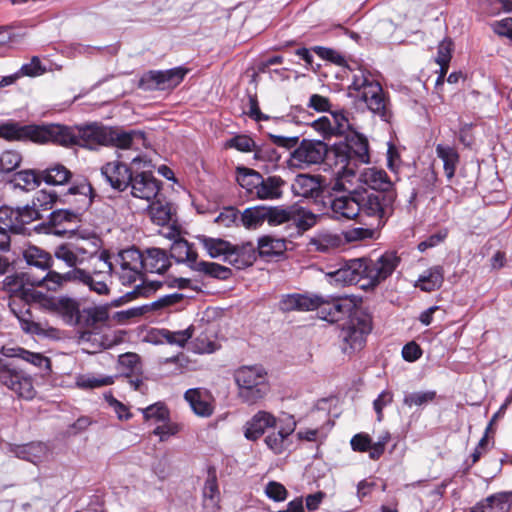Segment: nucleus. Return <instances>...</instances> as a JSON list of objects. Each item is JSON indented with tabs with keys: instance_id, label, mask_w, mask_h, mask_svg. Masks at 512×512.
<instances>
[{
	"instance_id": "obj_34",
	"label": "nucleus",
	"mask_w": 512,
	"mask_h": 512,
	"mask_svg": "<svg viewBox=\"0 0 512 512\" xmlns=\"http://www.w3.org/2000/svg\"><path fill=\"white\" fill-rule=\"evenodd\" d=\"M193 412L200 417H209L213 414L214 407L208 396L199 388L188 389L184 394Z\"/></svg>"
},
{
	"instance_id": "obj_46",
	"label": "nucleus",
	"mask_w": 512,
	"mask_h": 512,
	"mask_svg": "<svg viewBox=\"0 0 512 512\" xmlns=\"http://www.w3.org/2000/svg\"><path fill=\"white\" fill-rule=\"evenodd\" d=\"M194 326L190 325L188 328L180 331H170L169 329H160L158 335L160 339L167 344L184 347L186 343L193 337Z\"/></svg>"
},
{
	"instance_id": "obj_55",
	"label": "nucleus",
	"mask_w": 512,
	"mask_h": 512,
	"mask_svg": "<svg viewBox=\"0 0 512 512\" xmlns=\"http://www.w3.org/2000/svg\"><path fill=\"white\" fill-rule=\"evenodd\" d=\"M256 142L249 135L237 134L224 143L225 149H236L242 153L253 152Z\"/></svg>"
},
{
	"instance_id": "obj_15",
	"label": "nucleus",
	"mask_w": 512,
	"mask_h": 512,
	"mask_svg": "<svg viewBox=\"0 0 512 512\" xmlns=\"http://www.w3.org/2000/svg\"><path fill=\"white\" fill-rule=\"evenodd\" d=\"M137 156L132 159L130 164L121 161L107 162L101 167V174L109 185L119 192H124L129 188L136 165H139Z\"/></svg>"
},
{
	"instance_id": "obj_23",
	"label": "nucleus",
	"mask_w": 512,
	"mask_h": 512,
	"mask_svg": "<svg viewBox=\"0 0 512 512\" xmlns=\"http://www.w3.org/2000/svg\"><path fill=\"white\" fill-rule=\"evenodd\" d=\"M118 369L121 374L129 379L134 390H141L143 386V365L138 354L127 352L118 358Z\"/></svg>"
},
{
	"instance_id": "obj_53",
	"label": "nucleus",
	"mask_w": 512,
	"mask_h": 512,
	"mask_svg": "<svg viewBox=\"0 0 512 512\" xmlns=\"http://www.w3.org/2000/svg\"><path fill=\"white\" fill-rule=\"evenodd\" d=\"M54 256L72 269H80L78 266L82 264L72 248V242L58 245L54 250Z\"/></svg>"
},
{
	"instance_id": "obj_56",
	"label": "nucleus",
	"mask_w": 512,
	"mask_h": 512,
	"mask_svg": "<svg viewBox=\"0 0 512 512\" xmlns=\"http://www.w3.org/2000/svg\"><path fill=\"white\" fill-rule=\"evenodd\" d=\"M142 412L146 421L153 420L156 423H161L170 419V411L162 402L152 404L143 409Z\"/></svg>"
},
{
	"instance_id": "obj_20",
	"label": "nucleus",
	"mask_w": 512,
	"mask_h": 512,
	"mask_svg": "<svg viewBox=\"0 0 512 512\" xmlns=\"http://www.w3.org/2000/svg\"><path fill=\"white\" fill-rule=\"evenodd\" d=\"M322 182L319 176L299 174L292 184V192L297 196L313 199L315 202L322 201L326 204L325 192H329V189H324Z\"/></svg>"
},
{
	"instance_id": "obj_59",
	"label": "nucleus",
	"mask_w": 512,
	"mask_h": 512,
	"mask_svg": "<svg viewBox=\"0 0 512 512\" xmlns=\"http://www.w3.org/2000/svg\"><path fill=\"white\" fill-rule=\"evenodd\" d=\"M46 67L41 63L38 56H33L29 63H25L18 70L21 77H38L46 73Z\"/></svg>"
},
{
	"instance_id": "obj_19",
	"label": "nucleus",
	"mask_w": 512,
	"mask_h": 512,
	"mask_svg": "<svg viewBox=\"0 0 512 512\" xmlns=\"http://www.w3.org/2000/svg\"><path fill=\"white\" fill-rule=\"evenodd\" d=\"M45 276L36 277L30 271L20 272L26 280V283L33 289L36 287H44L48 291L57 292L58 290L65 287L67 283L74 282V269H71L65 273H59L57 271L47 269Z\"/></svg>"
},
{
	"instance_id": "obj_38",
	"label": "nucleus",
	"mask_w": 512,
	"mask_h": 512,
	"mask_svg": "<svg viewBox=\"0 0 512 512\" xmlns=\"http://www.w3.org/2000/svg\"><path fill=\"white\" fill-rule=\"evenodd\" d=\"M436 155L443 161V169L448 180H451L456 173L460 162V155L454 146L437 144Z\"/></svg>"
},
{
	"instance_id": "obj_28",
	"label": "nucleus",
	"mask_w": 512,
	"mask_h": 512,
	"mask_svg": "<svg viewBox=\"0 0 512 512\" xmlns=\"http://www.w3.org/2000/svg\"><path fill=\"white\" fill-rule=\"evenodd\" d=\"M143 253L144 272L164 274L171 266L170 257L161 248H147Z\"/></svg>"
},
{
	"instance_id": "obj_50",
	"label": "nucleus",
	"mask_w": 512,
	"mask_h": 512,
	"mask_svg": "<svg viewBox=\"0 0 512 512\" xmlns=\"http://www.w3.org/2000/svg\"><path fill=\"white\" fill-rule=\"evenodd\" d=\"M16 216V225L19 226L17 228V234H25L26 225L32 223L35 220L42 219V214H39L37 208L33 207V205L17 207Z\"/></svg>"
},
{
	"instance_id": "obj_14",
	"label": "nucleus",
	"mask_w": 512,
	"mask_h": 512,
	"mask_svg": "<svg viewBox=\"0 0 512 512\" xmlns=\"http://www.w3.org/2000/svg\"><path fill=\"white\" fill-rule=\"evenodd\" d=\"M0 382L18 397L31 400L36 394L33 379L22 370L12 367L0 358Z\"/></svg>"
},
{
	"instance_id": "obj_10",
	"label": "nucleus",
	"mask_w": 512,
	"mask_h": 512,
	"mask_svg": "<svg viewBox=\"0 0 512 512\" xmlns=\"http://www.w3.org/2000/svg\"><path fill=\"white\" fill-rule=\"evenodd\" d=\"M190 69L178 66L167 70H149L141 75L137 87L143 91H171L179 86Z\"/></svg>"
},
{
	"instance_id": "obj_1",
	"label": "nucleus",
	"mask_w": 512,
	"mask_h": 512,
	"mask_svg": "<svg viewBox=\"0 0 512 512\" xmlns=\"http://www.w3.org/2000/svg\"><path fill=\"white\" fill-rule=\"evenodd\" d=\"M370 146L362 133H352L328 146L325 142L304 139L294 150L293 158L305 164H320L337 169V175H355L362 164L370 162Z\"/></svg>"
},
{
	"instance_id": "obj_44",
	"label": "nucleus",
	"mask_w": 512,
	"mask_h": 512,
	"mask_svg": "<svg viewBox=\"0 0 512 512\" xmlns=\"http://www.w3.org/2000/svg\"><path fill=\"white\" fill-rule=\"evenodd\" d=\"M12 182L23 190H33L43 182L41 170L26 169L18 171L14 174Z\"/></svg>"
},
{
	"instance_id": "obj_52",
	"label": "nucleus",
	"mask_w": 512,
	"mask_h": 512,
	"mask_svg": "<svg viewBox=\"0 0 512 512\" xmlns=\"http://www.w3.org/2000/svg\"><path fill=\"white\" fill-rule=\"evenodd\" d=\"M291 206H265V219L269 226L289 223Z\"/></svg>"
},
{
	"instance_id": "obj_35",
	"label": "nucleus",
	"mask_w": 512,
	"mask_h": 512,
	"mask_svg": "<svg viewBox=\"0 0 512 512\" xmlns=\"http://www.w3.org/2000/svg\"><path fill=\"white\" fill-rule=\"evenodd\" d=\"M204 507L216 512L219 507L220 491L217 482L216 470L213 467L208 469V477L203 487Z\"/></svg>"
},
{
	"instance_id": "obj_27",
	"label": "nucleus",
	"mask_w": 512,
	"mask_h": 512,
	"mask_svg": "<svg viewBox=\"0 0 512 512\" xmlns=\"http://www.w3.org/2000/svg\"><path fill=\"white\" fill-rule=\"evenodd\" d=\"M286 181L279 175L261 176L254 199L278 200L283 197Z\"/></svg>"
},
{
	"instance_id": "obj_48",
	"label": "nucleus",
	"mask_w": 512,
	"mask_h": 512,
	"mask_svg": "<svg viewBox=\"0 0 512 512\" xmlns=\"http://www.w3.org/2000/svg\"><path fill=\"white\" fill-rule=\"evenodd\" d=\"M60 198L61 193L42 189L35 194L32 205L37 208L39 214H42L44 211L51 210L55 204H60Z\"/></svg>"
},
{
	"instance_id": "obj_41",
	"label": "nucleus",
	"mask_w": 512,
	"mask_h": 512,
	"mask_svg": "<svg viewBox=\"0 0 512 512\" xmlns=\"http://www.w3.org/2000/svg\"><path fill=\"white\" fill-rule=\"evenodd\" d=\"M200 241L211 258L224 256V261L228 262V256L231 255L232 243L221 239L202 236Z\"/></svg>"
},
{
	"instance_id": "obj_18",
	"label": "nucleus",
	"mask_w": 512,
	"mask_h": 512,
	"mask_svg": "<svg viewBox=\"0 0 512 512\" xmlns=\"http://www.w3.org/2000/svg\"><path fill=\"white\" fill-rule=\"evenodd\" d=\"M43 182L49 186L67 187L70 189L75 186L79 179H84L88 184H92L88 177L81 174H74L68 167L60 162L50 164L41 170Z\"/></svg>"
},
{
	"instance_id": "obj_39",
	"label": "nucleus",
	"mask_w": 512,
	"mask_h": 512,
	"mask_svg": "<svg viewBox=\"0 0 512 512\" xmlns=\"http://www.w3.org/2000/svg\"><path fill=\"white\" fill-rule=\"evenodd\" d=\"M262 174L245 166L236 167V181L247 194L255 198Z\"/></svg>"
},
{
	"instance_id": "obj_33",
	"label": "nucleus",
	"mask_w": 512,
	"mask_h": 512,
	"mask_svg": "<svg viewBox=\"0 0 512 512\" xmlns=\"http://www.w3.org/2000/svg\"><path fill=\"white\" fill-rule=\"evenodd\" d=\"M168 256L178 263H187L190 268L191 265L198 262V253L194 249V245L184 238H178L172 243Z\"/></svg>"
},
{
	"instance_id": "obj_8",
	"label": "nucleus",
	"mask_w": 512,
	"mask_h": 512,
	"mask_svg": "<svg viewBox=\"0 0 512 512\" xmlns=\"http://www.w3.org/2000/svg\"><path fill=\"white\" fill-rule=\"evenodd\" d=\"M372 330V317L364 310H355L351 313V318L343 324L341 330V338L344 346V353H353L361 350L365 343L366 337Z\"/></svg>"
},
{
	"instance_id": "obj_9",
	"label": "nucleus",
	"mask_w": 512,
	"mask_h": 512,
	"mask_svg": "<svg viewBox=\"0 0 512 512\" xmlns=\"http://www.w3.org/2000/svg\"><path fill=\"white\" fill-rule=\"evenodd\" d=\"M397 192H362L359 193L360 215L375 218L377 226L382 227L394 213Z\"/></svg>"
},
{
	"instance_id": "obj_7",
	"label": "nucleus",
	"mask_w": 512,
	"mask_h": 512,
	"mask_svg": "<svg viewBox=\"0 0 512 512\" xmlns=\"http://www.w3.org/2000/svg\"><path fill=\"white\" fill-rule=\"evenodd\" d=\"M33 299L38 301L41 310L60 317L64 323L71 326L81 323V303L77 298L68 295H49L40 291Z\"/></svg>"
},
{
	"instance_id": "obj_17",
	"label": "nucleus",
	"mask_w": 512,
	"mask_h": 512,
	"mask_svg": "<svg viewBox=\"0 0 512 512\" xmlns=\"http://www.w3.org/2000/svg\"><path fill=\"white\" fill-rule=\"evenodd\" d=\"M297 426L292 415L285 419L278 420L277 431L273 430L264 438V443L275 455L284 453L290 446L289 437L294 433Z\"/></svg>"
},
{
	"instance_id": "obj_16",
	"label": "nucleus",
	"mask_w": 512,
	"mask_h": 512,
	"mask_svg": "<svg viewBox=\"0 0 512 512\" xmlns=\"http://www.w3.org/2000/svg\"><path fill=\"white\" fill-rule=\"evenodd\" d=\"M319 317L327 322L335 323L342 320L350 319L351 313L355 310H363L356 307L352 300L345 297H335L326 300L322 297V304L318 306Z\"/></svg>"
},
{
	"instance_id": "obj_32",
	"label": "nucleus",
	"mask_w": 512,
	"mask_h": 512,
	"mask_svg": "<svg viewBox=\"0 0 512 512\" xmlns=\"http://www.w3.org/2000/svg\"><path fill=\"white\" fill-rule=\"evenodd\" d=\"M135 139L143 141L145 139V133L138 130L121 131L114 128H107L106 146L113 145L120 149H128Z\"/></svg>"
},
{
	"instance_id": "obj_21",
	"label": "nucleus",
	"mask_w": 512,
	"mask_h": 512,
	"mask_svg": "<svg viewBox=\"0 0 512 512\" xmlns=\"http://www.w3.org/2000/svg\"><path fill=\"white\" fill-rule=\"evenodd\" d=\"M105 261V265L108 271L94 270L92 272L86 271L85 269H74V282L87 286L91 292H95L98 295H108L110 288L107 284L109 279V271L112 269V264Z\"/></svg>"
},
{
	"instance_id": "obj_36",
	"label": "nucleus",
	"mask_w": 512,
	"mask_h": 512,
	"mask_svg": "<svg viewBox=\"0 0 512 512\" xmlns=\"http://www.w3.org/2000/svg\"><path fill=\"white\" fill-rule=\"evenodd\" d=\"M443 282L444 268L441 265H435L420 275L414 286L423 292H433L441 288Z\"/></svg>"
},
{
	"instance_id": "obj_26",
	"label": "nucleus",
	"mask_w": 512,
	"mask_h": 512,
	"mask_svg": "<svg viewBox=\"0 0 512 512\" xmlns=\"http://www.w3.org/2000/svg\"><path fill=\"white\" fill-rule=\"evenodd\" d=\"M322 304L321 296H308L299 293L288 294L280 301V309L285 312L289 311H313L318 309Z\"/></svg>"
},
{
	"instance_id": "obj_31",
	"label": "nucleus",
	"mask_w": 512,
	"mask_h": 512,
	"mask_svg": "<svg viewBox=\"0 0 512 512\" xmlns=\"http://www.w3.org/2000/svg\"><path fill=\"white\" fill-rule=\"evenodd\" d=\"M364 182L373 190L372 192H396L394 183L383 169L370 168L364 174Z\"/></svg>"
},
{
	"instance_id": "obj_12",
	"label": "nucleus",
	"mask_w": 512,
	"mask_h": 512,
	"mask_svg": "<svg viewBox=\"0 0 512 512\" xmlns=\"http://www.w3.org/2000/svg\"><path fill=\"white\" fill-rule=\"evenodd\" d=\"M118 279L122 285L131 286L145 276L143 253L136 247L124 249L118 253Z\"/></svg>"
},
{
	"instance_id": "obj_54",
	"label": "nucleus",
	"mask_w": 512,
	"mask_h": 512,
	"mask_svg": "<svg viewBox=\"0 0 512 512\" xmlns=\"http://www.w3.org/2000/svg\"><path fill=\"white\" fill-rule=\"evenodd\" d=\"M14 351L16 352L14 354L15 357L31 363L38 368H44L45 370H50L51 368L50 359L41 353L31 352L24 348H17L14 349Z\"/></svg>"
},
{
	"instance_id": "obj_5",
	"label": "nucleus",
	"mask_w": 512,
	"mask_h": 512,
	"mask_svg": "<svg viewBox=\"0 0 512 512\" xmlns=\"http://www.w3.org/2000/svg\"><path fill=\"white\" fill-rule=\"evenodd\" d=\"M349 89L356 92L355 97L363 101L369 111L378 115L383 121H390L392 112L389 108V98L381 84L372 79L369 72L360 69L354 73Z\"/></svg>"
},
{
	"instance_id": "obj_60",
	"label": "nucleus",
	"mask_w": 512,
	"mask_h": 512,
	"mask_svg": "<svg viewBox=\"0 0 512 512\" xmlns=\"http://www.w3.org/2000/svg\"><path fill=\"white\" fill-rule=\"evenodd\" d=\"M435 398V391L414 392L406 395L403 399V403L409 407L422 406L428 402L433 401Z\"/></svg>"
},
{
	"instance_id": "obj_49",
	"label": "nucleus",
	"mask_w": 512,
	"mask_h": 512,
	"mask_svg": "<svg viewBox=\"0 0 512 512\" xmlns=\"http://www.w3.org/2000/svg\"><path fill=\"white\" fill-rule=\"evenodd\" d=\"M72 248L80 262L83 264L86 260H88L89 258L93 257L98 253V239L82 238L72 243Z\"/></svg>"
},
{
	"instance_id": "obj_4",
	"label": "nucleus",
	"mask_w": 512,
	"mask_h": 512,
	"mask_svg": "<svg viewBox=\"0 0 512 512\" xmlns=\"http://www.w3.org/2000/svg\"><path fill=\"white\" fill-rule=\"evenodd\" d=\"M3 286L4 290L10 294L9 307L19 320L22 330L31 334H42L44 329L40 323L33 320L30 309L31 305H38V301L33 297L40 294V291L30 287L21 273L6 276Z\"/></svg>"
},
{
	"instance_id": "obj_37",
	"label": "nucleus",
	"mask_w": 512,
	"mask_h": 512,
	"mask_svg": "<svg viewBox=\"0 0 512 512\" xmlns=\"http://www.w3.org/2000/svg\"><path fill=\"white\" fill-rule=\"evenodd\" d=\"M289 223L295 226L298 234H303L316 225L317 215L303 207L291 205Z\"/></svg>"
},
{
	"instance_id": "obj_3",
	"label": "nucleus",
	"mask_w": 512,
	"mask_h": 512,
	"mask_svg": "<svg viewBox=\"0 0 512 512\" xmlns=\"http://www.w3.org/2000/svg\"><path fill=\"white\" fill-rule=\"evenodd\" d=\"M401 258L396 251H386L376 260L357 258L347 261L336 271L330 273L332 279L342 285L366 283L362 287H376L389 278L399 266Z\"/></svg>"
},
{
	"instance_id": "obj_43",
	"label": "nucleus",
	"mask_w": 512,
	"mask_h": 512,
	"mask_svg": "<svg viewBox=\"0 0 512 512\" xmlns=\"http://www.w3.org/2000/svg\"><path fill=\"white\" fill-rule=\"evenodd\" d=\"M191 269L218 280H227L233 274L229 267L208 261H198L197 264L191 265Z\"/></svg>"
},
{
	"instance_id": "obj_47",
	"label": "nucleus",
	"mask_w": 512,
	"mask_h": 512,
	"mask_svg": "<svg viewBox=\"0 0 512 512\" xmlns=\"http://www.w3.org/2000/svg\"><path fill=\"white\" fill-rule=\"evenodd\" d=\"M24 258L29 265L43 270L50 269L53 265L52 256L36 246H30L26 249L24 251Z\"/></svg>"
},
{
	"instance_id": "obj_24",
	"label": "nucleus",
	"mask_w": 512,
	"mask_h": 512,
	"mask_svg": "<svg viewBox=\"0 0 512 512\" xmlns=\"http://www.w3.org/2000/svg\"><path fill=\"white\" fill-rule=\"evenodd\" d=\"M329 205L337 220H353L360 216L359 193L334 196L329 199Z\"/></svg>"
},
{
	"instance_id": "obj_2",
	"label": "nucleus",
	"mask_w": 512,
	"mask_h": 512,
	"mask_svg": "<svg viewBox=\"0 0 512 512\" xmlns=\"http://www.w3.org/2000/svg\"><path fill=\"white\" fill-rule=\"evenodd\" d=\"M70 189L61 192L60 204L67 208L52 211L47 221L39 225L47 234L62 236L69 227L81 221L82 215L92 206L98 194L92 184L80 178Z\"/></svg>"
},
{
	"instance_id": "obj_42",
	"label": "nucleus",
	"mask_w": 512,
	"mask_h": 512,
	"mask_svg": "<svg viewBox=\"0 0 512 512\" xmlns=\"http://www.w3.org/2000/svg\"><path fill=\"white\" fill-rule=\"evenodd\" d=\"M46 444L40 441L30 442L17 447L16 455L26 461L36 464L47 454Z\"/></svg>"
},
{
	"instance_id": "obj_11",
	"label": "nucleus",
	"mask_w": 512,
	"mask_h": 512,
	"mask_svg": "<svg viewBox=\"0 0 512 512\" xmlns=\"http://www.w3.org/2000/svg\"><path fill=\"white\" fill-rule=\"evenodd\" d=\"M129 188L133 197L146 201L153 200L161 190V182L154 177L150 163L142 157L139 158V165L135 167Z\"/></svg>"
},
{
	"instance_id": "obj_40",
	"label": "nucleus",
	"mask_w": 512,
	"mask_h": 512,
	"mask_svg": "<svg viewBox=\"0 0 512 512\" xmlns=\"http://www.w3.org/2000/svg\"><path fill=\"white\" fill-rule=\"evenodd\" d=\"M258 255L261 258L274 257L282 255L287 247L286 240L275 238L271 235H264L258 239Z\"/></svg>"
},
{
	"instance_id": "obj_30",
	"label": "nucleus",
	"mask_w": 512,
	"mask_h": 512,
	"mask_svg": "<svg viewBox=\"0 0 512 512\" xmlns=\"http://www.w3.org/2000/svg\"><path fill=\"white\" fill-rule=\"evenodd\" d=\"M34 124L21 125L9 120L0 124V138L6 141H32Z\"/></svg>"
},
{
	"instance_id": "obj_25",
	"label": "nucleus",
	"mask_w": 512,
	"mask_h": 512,
	"mask_svg": "<svg viewBox=\"0 0 512 512\" xmlns=\"http://www.w3.org/2000/svg\"><path fill=\"white\" fill-rule=\"evenodd\" d=\"M277 424L278 419L272 413L264 410L258 411L246 422L244 436L247 440L257 441L267 429H275Z\"/></svg>"
},
{
	"instance_id": "obj_29",
	"label": "nucleus",
	"mask_w": 512,
	"mask_h": 512,
	"mask_svg": "<svg viewBox=\"0 0 512 512\" xmlns=\"http://www.w3.org/2000/svg\"><path fill=\"white\" fill-rule=\"evenodd\" d=\"M258 248L252 242H245L240 245H232L231 255L228 256V263L237 269L250 267L257 260Z\"/></svg>"
},
{
	"instance_id": "obj_63",
	"label": "nucleus",
	"mask_w": 512,
	"mask_h": 512,
	"mask_svg": "<svg viewBox=\"0 0 512 512\" xmlns=\"http://www.w3.org/2000/svg\"><path fill=\"white\" fill-rule=\"evenodd\" d=\"M16 220V208L6 205L0 207V224L12 231V234H17V228L19 226L16 225Z\"/></svg>"
},
{
	"instance_id": "obj_62",
	"label": "nucleus",
	"mask_w": 512,
	"mask_h": 512,
	"mask_svg": "<svg viewBox=\"0 0 512 512\" xmlns=\"http://www.w3.org/2000/svg\"><path fill=\"white\" fill-rule=\"evenodd\" d=\"M152 221L160 226L166 225L171 219V212L167 206L160 203H152L150 206Z\"/></svg>"
},
{
	"instance_id": "obj_64",
	"label": "nucleus",
	"mask_w": 512,
	"mask_h": 512,
	"mask_svg": "<svg viewBox=\"0 0 512 512\" xmlns=\"http://www.w3.org/2000/svg\"><path fill=\"white\" fill-rule=\"evenodd\" d=\"M341 244V237L332 234L322 235L315 241L316 249L320 252H327L332 249H337L341 246Z\"/></svg>"
},
{
	"instance_id": "obj_13",
	"label": "nucleus",
	"mask_w": 512,
	"mask_h": 512,
	"mask_svg": "<svg viewBox=\"0 0 512 512\" xmlns=\"http://www.w3.org/2000/svg\"><path fill=\"white\" fill-rule=\"evenodd\" d=\"M75 126L58 123L34 124L33 142L38 144L52 143L65 148L75 146Z\"/></svg>"
},
{
	"instance_id": "obj_6",
	"label": "nucleus",
	"mask_w": 512,
	"mask_h": 512,
	"mask_svg": "<svg viewBox=\"0 0 512 512\" xmlns=\"http://www.w3.org/2000/svg\"><path fill=\"white\" fill-rule=\"evenodd\" d=\"M234 380L239 398L249 405L262 400L269 391L267 372L261 365L239 367L234 372Z\"/></svg>"
},
{
	"instance_id": "obj_57",
	"label": "nucleus",
	"mask_w": 512,
	"mask_h": 512,
	"mask_svg": "<svg viewBox=\"0 0 512 512\" xmlns=\"http://www.w3.org/2000/svg\"><path fill=\"white\" fill-rule=\"evenodd\" d=\"M22 162L20 153L14 150H6L0 155V175H5L17 169Z\"/></svg>"
},
{
	"instance_id": "obj_22",
	"label": "nucleus",
	"mask_w": 512,
	"mask_h": 512,
	"mask_svg": "<svg viewBox=\"0 0 512 512\" xmlns=\"http://www.w3.org/2000/svg\"><path fill=\"white\" fill-rule=\"evenodd\" d=\"M107 128L97 123L83 126H75V146L85 149H96L99 146H106Z\"/></svg>"
},
{
	"instance_id": "obj_58",
	"label": "nucleus",
	"mask_w": 512,
	"mask_h": 512,
	"mask_svg": "<svg viewBox=\"0 0 512 512\" xmlns=\"http://www.w3.org/2000/svg\"><path fill=\"white\" fill-rule=\"evenodd\" d=\"M254 159L264 162L277 163L280 160V154L271 143L256 144L254 149Z\"/></svg>"
},
{
	"instance_id": "obj_51",
	"label": "nucleus",
	"mask_w": 512,
	"mask_h": 512,
	"mask_svg": "<svg viewBox=\"0 0 512 512\" xmlns=\"http://www.w3.org/2000/svg\"><path fill=\"white\" fill-rule=\"evenodd\" d=\"M332 125L336 136L351 135L352 133H358L349 121V112L346 110L331 111Z\"/></svg>"
},
{
	"instance_id": "obj_45",
	"label": "nucleus",
	"mask_w": 512,
	"mask_h": 512,
	"mask_svg": "<svg viewBox=\"0 0 512 512\" xmlns=\"http://www.w3.org/2000/svg\"><path fill=\"white\" fill-rule=\"evenodd\" d=\"M265 218V205L248 207L240 216L242 225L248 230H255L261 227L266 222Z\"/></svg>"
},
{
	"instance_id": "obj_61",
	"label": "nucleus",
	"mask_w": 512,
	"mask_h": 512,
	"mask_svg": "<svg viewBox=\"0 0 512 512\" xmlns=\"http://www.w3.org/2000/svg\"><path fill=\"white\" fill-rule=\"evenodd\" d=\"M141 284L136 285L132 294L134 297L145 296L148 297L150 294L156 292L158 289L166 286L165 281H146L145 276L139 279Z\"/></svg>"
}]
</instances>
